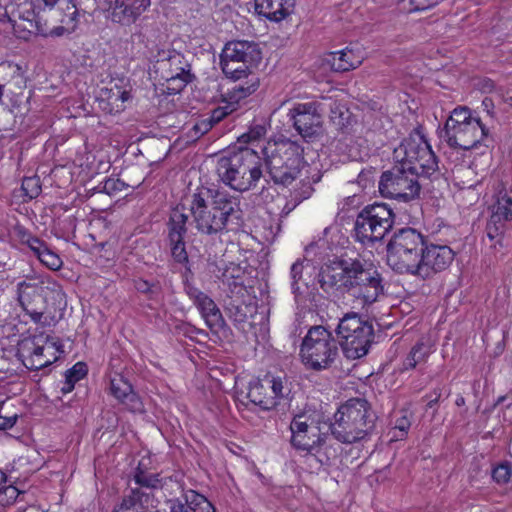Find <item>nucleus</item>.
Listing matches in <instances>:
<instances>
[{"instance_id":"8","label":"nucleus","mask_w":512,"mask_h":512,"mask_svg":"<svg viewBox=\"0 0 512 512\" xmlns=\"http://www.w3.org/2000/svg\"><path fill=\"white\" fill-rule=\"evenodd\" d=\"M393 155L396 163L417 172L423 178H431L438 173L437 157L424 136L418 132L404 138L394 149Z\"/></svg>"},{"instance_id":"20","label":"nucleus","mask_w":512,"mask_h":512,"mask_svg":"<svg viewBox=\"0 0 512 512\" xmlns=\"http://www.w3.org/2000/svg\"><path fill=\"white\" fill-rule=\"evenodd\" d=\"M352 259H341L329 265L321 267L317 282L323 292L331 294L340 292L347 294L348 292V271L351 269Z\"/></svg>"},{"instance_id":"33","label":"nucleus","mask_w":512,"mask_h":512,"mask_svg":"<svg viewBox=\"0 0 512 512\" xmlns=\"http://www.w3.org/2000/svg\"><path fill=\"white\" fill-rule=\"evenodd\" d=\"M188 215L184 213L183 206H176L170 213L168 221L169 239H184L187 233Z\"/></svg>"},{"instance_id":"58","label":"nucleus","mask_w":512,"mask_h":512,"mask_svg":"<svg viewBox=\"0 0 512 512\" xmlns=\"http://www.w3.org/2000/svg\"><path fill=\"white\" fill-rule=\"evenodd\" d=\"M212 127H213V125L211 124L209 119L205 118V119H202L201 121L197 122L193 126V130L195 131L196 134L204 135L208 131H210Z\"/></svg>"},{"instance_id":"11","label":"nucleus","mask_w":512,"mask_h":512,"mask_svg":"<svg viewBox=\"0 0 512 512\" xmlns=\"http://www.w3.org/2000/svg\"><path fill=\"white\" fill-rule=\"evenodd\" d=\"M154 67L161 79L169 84L168 89L175 93L181 92L195 79L189 61L176 50L160 51Z\"/></svg>"},{"instance_id":"28","label":"nucleus","mask_w":512,"mask_h":512,"mask_svg":"<svg viewBox=\"0 0 512 512\" xmlns=\"http://www.w3.org/2000/svg\"><path fill=\"white\" fill-rule=\"evenodd\" d=\"M110 392L132 412H142L143 403L133 391L132 385L121 375L110 379Z\"/></svg>"},{"instance_id":"53","label":"nucleus","mask_w":512,"mask_h":512,"mask_svg":"<svg viewBox=\"0 0 512 512\" xmlns=\"http://www.w3.org/2000/svg\"><path fill=\"white\" fill-rule=\"evenodd\" d=\"M430 353L431 347L423 342H417L410 351L418 363L425 362Z\"/></svg>"},{"instance_id":"19","label":"nucleus","mask_w":512,"mask_h":512,"mask_svg":"<svg viewBox=\"0 0 512 512\" xmlns=\"http://www.w3.org/2000/svg\"><path fill=\"white\" fill-rule=\"evenodd\" d=\"M245 163V147L228 151L217 161L216 173L220 181L231 188L240 192L242 180V168Z\"/></svg>"},{"instance_id":"22","label":"nucleus","mask_w":512,"mask_h":512,"mask_svg":"<svg viewBox=\"0 0 512 512\" xmlns=\"http://www.w3.org/2000/svg\"><path fill=\"white\" fill-rule=\"evenodd\" d=\"M220 57L257 66L262 59V52L254 41L233 40L225 44Z\"/></svg>"},{"instance_id":"64","label":"nucleus","mask_w":512,"mask_h":512,"mask_svg":"<svg viewBox=\"0 0 512 512\" xmlns=\"http://www.w3.org/2000/svg\"><path fill=\"white\" fill-rule=\"evenodd\" d=\"M74 384L72 383V380H68L65 378L64 385L61 388V392L63 394L70 393L74 389Z\"/></svg>"},{"instance_id":"5","label":"nucleus","mask_w":512,"mask_h":512,"mask_svg":"<svg viewBox=\"0 0 512 512\" xmlns=\"http://www.w3.org/2000/svg\"><path fill=\"white\" fill-rule=\"evenodd\" d=\"M427 239L411 227L395 231L387 244V263L397 273L412 275Z\"/></svg>"},{"instance_id":"21","label":"nucleus","mask_w":512,"mask_h":512,"mask_svg":"<svg viewBox=\"0 0 512 512\" xmlns=\"http://www.w3.org/2000/svg\"><path fill=\"white\" fill-rule=\"evenodd\" d=\"M184 291L197 307L207 326L211 330H218L224 327L225 321L222 313L212 298L188 280L184 282Z\"/></svg>"},{"instance_id":"34","label":"nucleus","mask_w":512,"mask_h":512,"mask_svg":"<svg viewBox=\"0 0 512 512\" xmlns=\"http://www.w3.org/2000/svg\"><path fill=\"white\" fill-rule=\"evenodd\" d=\"M492 213L505 221H512V188L502 187L495 195Z\"/></svg>"},{"instance_id":"48","label":"nucleus","mask_w":512,"mask_h":512,"mask_svg":"<svg viewBox=\"0 0 512 512\" xmlns=\"http://www.w3.org/2000/svg\"><path fill=\"white\" fill-rule=\"evenodd\" d=\"M266 385L269 387V393L272 396H275V401L278 398H283L285 396V390H287L284 386V381L280 377H272L265 376Z\"/></svg>"},{"instance_id":"56","label":"nucleus","mask_w":512,"mask_h":512,"mask_svg":"<svg viewBox=\"0 0 512 512\" xmlns=\"http://www.w3.org/2000/svg\"><path fill=\"white\" fill-rule=\"evenodd\" d=\"M232 112V109L229 106L217 107L212 110L210 116L208 117L211 124L214 126L223 120L227 115Z\"/></svg>"},{"instance_id":"15","label":"nucleus","mask_w":512,"mask_h":512,"mask_svg":"<svg viewBox=\"0 0 512 512\" xmlns=\"http://www.w3.org/2000/svg\"><path fill=\"white\" fill-rule=\"evenodd\" d=\"M421 256L412 275L423 280L431 279L436 274L446 270L454 259L453 250L447 245L434 244L426 241Z\"/></svg>"},{"instance_id":"30","label":"nucleus","mask_w":512,"mask_h":512,"mask_svg":"<svg viewBox=\"0 0 512 512\" xmlns=\"http://www.w3.org/2000/svg\"><path fill=\"white\" fill-rule=\"evenodd\" d=\"M19 19L22 22H17L20 25L18 32L15 31L12 27V32L20 38H27V35L37 34L43 37L50 36V27L48 25V20H45L44 23L41 21L39 17H36L33 11H28L27 16L18 15Z\"/></svg>"},{"instance_id":"25","label":"nucleus","mask_w":512,"mask_h":512,"mask_svg":"<svg viewBox=\"0 0 512 512\" xmlns=\"http://www.w3.org/2000/svg\"><path fill=\"white\" fill-rule=\"evenodd\" d=\"M242 170L244 182L240 186V192L255 189L264 174L262 159L254 149L245 147V163H243Z\"/></svg>"},{"instance_id":"7","label":"nucleus","mask_w":512,"mask_h":512,"mask_svg":"<svg viewBox=\"0 0 512 512\" xmlns=\"http://www.w3.org/2000/svg\"><path fill=\"white\" fill-rule=\"evenodd\" d=\"M395 222V213L390 205L375 202L366 205L358 213L354 223L356 241L366 246L381 242L391 231Z\"/></svg>"},{"instance_id":"24","label":"nucleus","mask_w":512,"mask_h":512,"mask_svg":"<svg viewBox=\"0 0 512 512\" xmlns=\"http://www.w3.org/2000/svg\"><path fill=\"white\" fill-rule=\"evenodd\" d=\"M238 399L242 403H244V399H247L249 403L258 406L264 411L271 410L278 404L275 401V396L269 393V387L266 385L265 378L263 380L251 381L246 392H238Z\"/></svg>"},{"instance_id":"4","label":"nucleus","mask_w":512,"mask_h":512,"mask_svg":"<svg viewBox=\"0 0 512 512\" xmlns=\"http://www.w3.org/2000/svg\"><path fill=\"white\" fill-rule=\"evenodd\" d=\"M335 332L345 357L351 360L367 355L375 338L372 320L357 312L344 314Z\"/></svg>"},{"instance_id":"42","label":"nucleus","mask_w":512,"mask_h":512,"mask_svg":"<svg viewBox=\"0 0 512 512\" xmlns=\"http://www.w3.org/2000/svg\"><path fill=\"white\" fill-rule=\"evenodd\" d=\"M304 261L303 260H297L295 263L292 264L290 269V276L292 279L291 282V289L292 293L297 298L298 296L303 294V291L301 290V287L299 285L302 276H303V269H304Z\"/></svg>"},{"instance_id":"43","label":"nucleus","mask_w":512,"mask_h":512,"mask_svg":"<svg viewBox=\"0 0 512 512\" xmlns=\"http://www.w3.org/2000/svg\"><path fill=\"white\" fill-rule=\"evenodd\" d=\"M505 222V220H503L500 217H495V214L492 213L486 225L487 237L490 240H494L502 236L504 232Z\"/></svg>"},{"instance_id":"44","label":"nucleus","mask_w":512,"mask_h":512,"mask_svg":"<svg viewBox=\"0 0 512 512\" xmlns=\"http://www.w3.org/2000/svg\"><path fill=\"white\" fill-rule=\"evenodd\" d=\"M101 191L110 195L115 196L119 192L128 188V185L119 178H107L100 185Z\"/></svg>"},{"instance_id":"50","label":"nucleus","mask_w":512,"mask_h":512,"mask_svg":"<svg viewBox=\"0 0 512 512\" xmlns=\"http://www.w3.org/2000/svg\"><path fill=\"white\" fill-rule=\"evenodd\" d=\"M265 134H266L265 126H263L261 124H257V125L252 126L248 132L242 134L238 138V141L240 143L243 142L245 144H248V143L260 140L262 137L265 136Z\"/></svg>"},{"instance_id":"31","label":"nucleus","mask_w":512,"mask_h":512,"mask_svg":"<svg viewBox=\"0 0 512 512\" xmlns=\"http://www.w3.org/2000/svg\"><path fill=\"white\" fill-rule=\"evenodd\" d=\"M259 87V78L256 74L243 77L242 80L235 81L232 88L227 93L230 102H239L240 100L250 96Z\"/></svg>"},{"instance_id":"49","label":"nucleus","mask_w":512,"mask_h":512,"mask_svg":"<svg viewBox=\"0 0 512 512\" xmlns=\"http://www.w3.org/2000/svg\"><path fill=\"white\" fill-rule=\"evenodd\" d=\"M8 0H0V22H8L10 26L18 32L20 25L17 24L14 10H9ZM14 9V6H11Z\"/></svg>"},{"instance_id":"38","label":"nucleus","mask_w":512,"mask_h":512,"mask_svg":"<svg viewBox=\"0 0 512 512\" xmlns=\"http://www.w3.org/2000/svg\"><path fill=\"white\" fill-rule=\"evenodd\" d=\"M468 121H481V119L472 117L470 110L466 107L456 108L452 111L444 127L439 131H449V129L456 128L457 126H464Z\"/></svg>"},{"instance_id":"46","label":"nucleus","mask_w":512,"mask_h":512,"mask_svg":"<svg viewBox=\"0 0 512 512\" xmlns=\"http://www.w3.org/2000/svg\"><path fill=\"white\" fill-rule=\"evenodd\" d=\"M169 242L173 259L180 264L188 263V253L184 239L179 241L177 239H169Z\"/></svg>"},{"instance_id":"47","label":"nucleus","mask_w":512,"mask_h":512,"mask_svg":"<svg viewBox=\"0 0 512 512\" xmlns=\"http://www.w3.org/2000/svg\"><path fill=\"white\" fill-rule=\"evenodd\" d=\"M37 258L51 270H58L62 266L61 258L55 252L51 251L48 246L43 249Z\"/></svg>"},{"instance_id":"18","label":"nucleus","mask_w":512,"mask_h":512,"mask_svg":"<svg viewBox=\"0 0 512 512\" xmlns=\"http://www.w3.org/2000/svg\"><path fill=\"white\" fill-rule=\"evenodd\" d=\"M439 138L452 148L470 150L488 135V129L482 121H468L464 126H457L449 131H438Z\"/></svg>"},{"instance_id":"63","label":"nucleus","mask_w":512,"mask_h":512,"mask_svg":"<svg viewBox=\"0 0 512 512\" xmlns=\"http://www.w3.org/2000/svg\"><path fill=\"white\" fill-rule=\"evenodd\" d=\"M417 364L419 363L415 360L414 356L409 353L403 361L402 370L414 369L417 366Z\"/></svg>"},{"instance_id":"35","label":"nucleus","mask_w":512,"mask_h":512,"mask_svg":"<svg viewBox=\"0 0 512 512\" xmlns=\"http://www.w3.org/2000/svg\"><path fill=\"white\" fill-rule=\"evenodd\" d=\"M220 65L225 76L234 81H239L242 80L243 77L254 75L251 69L256 67V65H248L240 61H230L222 57H220Z\"/></svg>"},{"instance_id":"60","label":"nucleus","mask_w":512,"mask_h":512,"mask_svg":"<svg viewBox=\"0 0 512 512\" xmlns=\"http://www.w3.org/2000/svg\"><path fill=\"white\" fill-rule=\"evenodd\" d=\"M439 0H410L414 10H426L436 5Z\"/></svg>"},{"instance_id":"61","label":"nucleus","mask_w":512,"mask_h":512,"mask_svg":"<svg viewBox=\"0 0 512 512\" xmlns=\"http://www.w3.org/2000/svg\"><path fill=\"white\" fill-rule=\"evenodd\" d=\"M17 421V415L2 416L0 415V430L12 428Z\"/></svg>"},{"instance_id":"17","label":"nucleus","mask_w":512,"mask_h":512,"mask_svg":"<svg viewBox=\"0 0 512 512\" xmlns=\"http://www.w3.org/2000/svg\"><path fill=\"white\" fill-rule=\"evenodd\" d=\"M43 282L37 277H27L16 285L17 301L31 320L38 324L44 315Z\"/></svg>"},{"instance_id":"57","label":"nucleus","mask_w":512,"mask_h":512,"mask_svg":"<svg viewBox=\"0 0 512 512\" xmlns=\"http://www.w3.org/2000/svg\"><path fill=\"white\" fill-rule=\"evenodd\" d=\"M169 512H192L188 503L183 499L175 498L167 501Z\"/></svg>"},{"instance_id":"10","label":"nucleus","mask_w":512,"mask_h":512,"mask_svg":"<svg viewBox=\"0 0 512 512\" xmlns=\"http://www.w3.org/2000/svg\"><path fill=\"white\" fill-rule=\"evenodd\" d=\"M421 177L423 176L417 172L396 163L390 169L382 172L378 183L379 192L385 198L402 202L413 201L420 196L419 178Z\"/></svg>"},{"instance_id":"32","label":"nucleus","mask_w":512,"mask_h":512,"mask_svg":"<svg viewBox=\"0 0 512 512\" xmlns=\"http://www.w3.org/2000/svg\"><path fill=\"white\" fill-rule=\"evenodd\" d=\"M330 57L329 63L332 70L336 72H346L357 68L361 64V59L349 49L333 52Z\"/></svg>"},{"instance_id":"23","label":"nucleus","mask_w":512,"mask_h":512,"mask_svg":"<svg viewBox=\"0 0 512 512\" xmlns=\"http://www.w3.org/2000/svg\"><path fill=\"white\" fill-rule=\"evenodd\" d=\"M108 4L114 22L129 24L146 10L150 0H109Z\"/></svg>"},{"instance_id":"37","label":"nucleus","mask_w":512,"mask_h":512,"mask_svg":"<svg viewBox=\"0 0 512 512\" xmlns=\"http://www.w3.org/2000/svg\"><path fill=\"white\" fill-rule=\"evenodd\" d=\"M133 481L137 485V487L131 488L132 489H139L141 491H144V489H156L161 486V479L159 477V474L155 473H148L142 470L140 467H138L133 475Z\"/></svg>"},{"instance_id":"14","label":"nucleus","mask_w":512,"mask_h":512,"mask_svg":"<svg viewBox=\"0 0 512 512\" xmlns=\"http://www.w3.org/2000/svg\"><path fill=\"white\" fill-rule=\"evenodd\" d=\"M292 447L306 453H319V445H324L325 435L321 433L317 421L307 414H297L290 422Z\"/></svg>"},{"instance_id":"62","label":"nucleus","mask_w":512,"mask_h":512,"mask_svg":"<svg viewBox=\"0 0 512 512\" xmlns=\"http://www.w3.org/2000/svg\"><path fill=\"white\" fill-rule=\"evenodd\" d=\"M322 447L323 445H319V453H317L316 451H313V453H311L312 455H315L317 457V460L322 464V465H329L330 462H331V458L327 455L326 452H323L322 451Z\"/></svg>"},{"instance_id":"6","label":"nucleus","mask_w":512,"mask_h":512,"mask_svg":"<svg viewBox=\"0 0 512 512\" xmlns=\"http://www.w3.org/2000/svg\"><path fill=\"white\" fill-rule=\"evenodd\" d=\"M348 275L347 295L361 308L375 303L384 294L383 277L377 268L365 260L352 259Z\"/></svg>"},{"instance_id":"3","label":"nucleus","mask_w":512,"mask_h":512,"mask_svg":"<svg viewBox=\"0 0 512 512\" xmlns=\"http://www.w3.org/2000/svg\"><path fill=\"white\" fill-rule=\"evenodd\" d=\"M262 154L266 172L276 185L292 184L306 163L304 148L290 139L268 143L262 149Z\"/></svg>"},{"instance_id":"13","label":"nucleus","mask_w":512,"mask_h":512,"mask_svg":"<svg viewBox=\"0 0 512 512\" xmlns=\"http://www.w3.org/2000/svg\"><path fill=\"white\" fill-rule=\"evenodd\" d=\"M324 108L318 101L296 103L288 112L293 127L305 141H313L322 133Z\"/></svg>"},{"instance_id":"26","label":"nucleus","mask_w":512,"mask_h":512,"mask_svg":"<svg viewBox=\"0 0 512 512\" xmlns=\"http://www.w3.org/2000/svg\"><path fill=\"white\" fill-rule=\"evenodd\" d=\"M228 317L239 329H244V325L257 312V303L251 296L247 298L232 297L226 300L225 306Z\"/></svg>"},{"instance_id":"39","label":"nucleus","mask_w":512,"mask_h":512,"mask_svg":"<svg viewBox=\"0 0 512 512\" xmlns=\"http://www.w3.org/2000/svg\"><path fill=\"white\" fill-rule=\"evenodd\" d=\"M313 192L314 188L310 179L308 177L302 179L298 186L290 193V197H292V207H297L302 201L310 198Z\"/></svg>"},{"instance_id":"40","label":"nucleus","mask_w":512,"mask_h":512,"mask_svg":"<svg viewBox=\"0 0 512 512\" xmlns=\"http://www.w3.org/2000/svg\"><path fill=\"white\" fill-rule=\"evenodd\" d=\"M21 190L28 200H32L41 193V180L38 176L25 177L22 180Z\"/></svg>"},{"instance_id":"55","label":"nucleus","mask_w":512,"mask_h":512,"mask_svg":"<svg viewBox=\"0 0 512 512\" xmlns=\"http://www.w3.org/2000/svg\"><path fill=\"white\" fill-rule=\"evenodd\" d=\"M376 170L373 167L361 169L357 177V183L363 189L370 187L374 183V174Z\"/></svg>"},{"instance_id":"12","label":"nucleus","mask_w":512,"mask_h":512,"mask_svg":"<svg viewBox=\"0 0 512 512\" xmlns=\"http://www.w3.org/2000/svg\"><path fill=\"white\" fill-rule=\"evenodd\" d=\"M34 5L48 9L50 37L72 34L79 23V10L73 0H32Z\"/></svg>"},{"instance_id":"9","label":"nucleus","mask_w":512,"mask_h":512,"mask_svg":"<svg viewBox=\"0 0 512 512\" xmlns=\"http://www.w3.org/2000/svg\"><path fill=\"white\" fill-rule=\"evenodd\" d=\"M338 344L325 327H311L300 349L304 364L316 371L329 368L338 356Z\"/></svg>"},{"instance_id":"52","label":"nucleus","mask_w":512,"mask_h":512,"mask_svg":"<svg viewBox=\"0 0 512 512\" xmlns=\"http://www.w3.org/2000/svg\"><path fill=\"white\" fill-rule=\"evenodd\" d=\"M87 373V365L84 362H77L72 368L65 372V378L72 380V383L75 385V383L83 379Z\"/></svg>"},{"instance_id":"16","label":"nucleus","mask_w":512,"mask_h":512,"mask_svg":"<svg viewBox=\"0 0 512 512\" xmlns=\"http://www.w3.org/2000/svg\"><path fill=\"white\" fill-rule=\"evenodd\" d=\"M49 336L43 334L27 337L18 343L17 355L29 370H40L58 359L55 353L47 355Z\"/></svg>"},{"instance_id":"45","label":"nucleus","mask_w":512,"mask_h":512,"mask_svg":"<svg viewBox=\"0 0 512 512\" xmlns=\"http://www.w3.org/2000/svg\"><path fill=\"white\" fill-rule=\"evenodd\" d=\"M134 286L138 292L148 295L150 299L157 298L161 291V287L158 283H150L144 279L135 280Z\"/></svg>"},{"instance_id":"51","label":"nucleus","mask_w":512,"mask_h":512,"mask_svg":"<svg viewBox=\"0 0 512 512\" xmlns=\"http://www.w3.org/2000/svg\"><path fill=\"white\" fill-rule=\"evenodd\" d=\"M249 296L246 287L238 279L232 278L228 281V300H231L232 297L247 298Z\"/></svg>"},{"instance_id":"41","label":"nucleus","mask_w":512,"mask_h":512,"mask_svg":"<svg viewBox=\"0 0 512 512\" xmlns=\"http://www.w3.org/2000/svg\"><path fill=\"white\" fill-rule=\"evenodd\" d=\"M512 476V466L509 462L505 461L496 465L491 470V477L498 485L507 484Z\"/></svg>"},{"instance_id":"36","label":"nucleus","mask_w":512,"mask_h":512,"mask_svg":"<svg viewBox=\"0 0 512 512\" xmlns=\"http://www.w3.org/2000/svg\"><path fill=\"white\" fill-rule=\"evenodd\" d=\"M183 498L192 512H215L212 503L204 495L194 490L184 492Z\"/></svg>"},{"instance_id":"27","label":"nucleus","mask_w":512,"mask_h":512,"mask_svg":"<svg viewBox=\"0 0 512 512\" xmlns=\"http://www.w3.org/2000/svg\"><path fill=\"white\" fill-rule=\"evenodd\" d=\"M295 8V0H254L255 12L269 21L280 22Z\"/></svg>"},{"instance_id":"1","label":"nucleus","mask_w":512,"mask_h":512,"mask_svg":"<svg viewBox=\"0 0 512 512\" xmlns=\"http://www.w3.org/2000/svg\"><path fill=\"white\" fill-rule=\"evenodd\" d=\"M190 211L197 231L208 236L232 230L230 226H238L242 216L238 197L208 188L193 194Z\"/></svg>"},{"instance_id":"59","label":"nucleus","mask_w":512,"mask_h":512,"mask_svg":"<svg viewBox=\"0 0 512 512\" xmlns=\"http://www.w3.org/2000/svg\"><path fill=\"white\" fill-rule=\"evenodd\" d=\"M411 426V421L406 414L398 417L395 421V429H398L403 434L407 433Z\"/></svg>"},{"instance_id":"29","label":"nucleus","mask_w":512,"mask_h":512,"mask_svg":"<svg viewBox=\"0 0 512 512\" xmlns=\"http://www.w3.org/2000/svg\"><path fill=\"white\" fill-rule=\"evenodd\" d=\"M153 502L154 495L152 492L132 489L128 494L123 496L119 510H132L133 512H157L155 507L152 505Z\"/></svg>"},{"instance_id":"2","label":"nucleus","mask_w":512,"mask_h":512,"mask_svg":"<svg viewBox=\"0 0 512 512\" xmlns=\"http://www.w3.org/2000/svg\"><path fill=\"white\" fill-rule=\"evenodd\" d=\"M377 416L364 398H351L334 414L332 436L341 443L353 444L368 438L375 430Z\"/></svg>"},{"instance_id":"54","label":"nucleus","mask_w":512,"mask_h":512,"mask_svg":"<svg viewBox=\"0 0 512 512\" xmlns=\"http://www.w3.org/2000/svg\"><path fill=\"white\" fill-rule=\"evenodd\" d=\"M22 242L27 244L33 253L38 257L43 249L47 246L44 241L31 234H24Z\"/></svg>"}]
</instances>
